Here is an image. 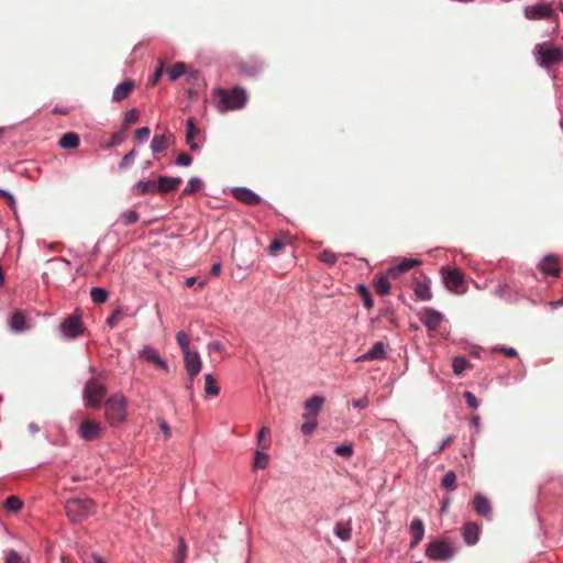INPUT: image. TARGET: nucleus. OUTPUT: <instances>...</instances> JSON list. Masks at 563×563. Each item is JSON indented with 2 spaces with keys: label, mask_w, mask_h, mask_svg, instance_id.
<instances>
[{
  "label": "nucleus",
  "mask_w": 563,
  "mask_h": 563,
  "mask_svg": "<svg viewBox=\"0 0 563 563\" xmlns=\"http://www.w3.org/2000/svg\"><path fill=\"white\" fill-rule=\"evenodd\" d=\"M552 13V8L547 3L536 4L526 9V16L528 19H545L550 18Z\"/></svg>",
  "instance_id": "21"
},
{
  "label": "nucleus",
  "mask_w": 563,
  "mask_h": 563,
  "mask_svg": "<svg viewBox=\"0 0 563 563\" xmlns=\"http://www.w3.org/2000/svg\"><path fill=\"white\" fill-rule=\"evenodd\" d=\"M422 321L430 330H437L442 322V316L435 310L428 309L424 312Z\"/></svg>",
  "instance_id": "25"
},
{
  "label": "nucleus",
  "mask_w": 563,
  "mask_h": 563,
  "mask_svg": "<svg viewBox=\"0 0 563 563\" xmlns=\"http://www.w3.org/2000/svg\"><path fill=\"white\" fill-rule=\"evenodd\" d=\"M495 351H498L499 353H503L508 357L517 356V351L514 347H500V349H495Z\"/></svg>",
  "instance_id": "60"
},
{
  "label": "nucleus",
  "mask_w": 563,
  "mask_h": 563,
  "mask_svg": "<svg viewBox=\"0 0 563 563\" xmlns=\"http://www.w3.org/2000/svg\"><path fill=\"white\" fill-rule=\"evenodd\" d=\"M463 538L467 544H475L479 538V527L474 522H467L463 527Z\"/></svg>",
  "instance_id": "23"
},
{
  "label": "nucleus",
  "mask_w": 563,
  "mask_h": 563,
  "mask_svg": "<svg viewBox=\"0 0 563 563\" xmlns=\"http://www.w3.org/2000/svg\"><path fill=\"white\" fill-rule=\"evenodd\" d=\"M325 399L322 396L314 395L306 400L302 413L303 419H317L318 415L322 410Z\"/></svg>",
  "instance_id": "9"
},
{
  "label": "nucleus",
  "mask_w": 563,
  "mask_h": 563,
  "mask_svg": "<svg viewBox=\"0 0 563 563\" xmlns=\"http://www.w3.org/2000/svg\"><path fill=\"white\" fill-rule=\"evenodd\" d=\"M470 366V362L463 356H455L452 362L453 372L456 375H462L463 372Z\"/></svg>",
  "instance_id": "35"
},
{
  "label": "nucleus",
  "mask_w": 563,
  "mask_h": 563,
  "mask_svg": "<svg viewBox=\"0 0 563 563\" xmlns=\"http://www.w3.org/2000/svg\"><path fill=\"white\" fill-rule=\"evenodd\" d=\"M463 397L466 401V404L473 408V409H476L478 407V401H477V398L475 397V395L471 391H465L463 394Z\"/></svg>",
  "instance_id": "54"
},
{
  "label": "nucleus",
  "mask_w": 563,
  "mask_h": 563,
  "mask_svg": "<svg viewBox=\"0 0 563 563\" xmlns=\"http://www.w3.org/2000/svg\"><path fill=\"white\" fill-rule=\"evenodd\" d=\"M5 563H26L22 556L13 551V550H10L7 555H5Z\"/></svg>",
  "instance_id": "50"
},
{
  "label": "nucleus",
  "mask_w": 563,
  "mask_h": 563,
  "mask_svg": "<svg viewBox=\"0 0 563 563\" xmlns=\"http://www.w3.org/2000/svg\"><path fill=\"white\" fill-rule=\"evenodd\" d=\"M150 132L147 126L140 128L134 132V140L143 142L148 139Z\"/></svg>",
  "instance_id": "51"
},
{
  "label": "nucleus",
  "mask_w": 563,
  "mask_h": 563,
  "mask_svg": "<svg viewBox=\"0 0 563 563\" xmlns=\"http://www.w3.org/2000/svg\"><path fill=\"white\" fill-rule=\"evenodd\" d=\"M334 452L340 456L350 457L353 454V448L352 445H339L334 449Z\"/></svg>",
  "instance_id": "52"
},
{
  "label": "nucleus",
  "mask_w": 563,
  "mask_h": 563,
  "mask_svg": "<svg viewBox=\"0 0 563 563\" xmlns=\"http://www.w3.org/2000/svg\"><path fill=\"white\" fill-rule=\"evenodd\" d=\"M201 188H202V180L197 177H192L188 180L186 188L183 190V195L184 196L192 195V194L199 191Z\"/></svg>",
  "instance_id": "36"
},
{
  "label": "nucleus",
  "mask_w": 563,
  "mask_h": 563,
  "mask_svg": "<svg viewBox=\"0 0 563 563\" xmlns=\"http://www.w3.org/2000/svg\"><path fill=\"white\" fill-rule=\"evenodd\" d=\"M106 394L107 387L98 378H90L84 388V401L87 407L99 408Z\"/></svg>",
  "instance_id": "5"
},
{
  "label": "nucleus",
  "mask_w": 563,
  "mask_h": 563,
  "mask_svg": "<svg viewBox=\"0 0 563 563\" xmlns=\"http://www.w3.org/2000/svg\"><path fill=\"white\" fill-rule=\"evenodd\" d=\"M269 433H271V431H269V429L267 427H263L260 430V432H258V435H257V438H258V445L263 450H265V449H267L269 446V441L266 440V438L269 437Z\"/></svg>",
  "instance_id": "45"
},
{
  "label": "nucleus",
  "mask_w": 563,
  "mask_h": 563,
  "mask_svg": "<svg viewBox=\"0 0 563 563\" xmlns=\"http://www.w3.org/2000/svg\"><path fill=\"white\" fill-rule=\"evenodd\" d=\"M353 406L358 409H364L368 406V399L366 397L354 400Z\"/></svg>",
  "instance_id": "62"
},
{
  "label": "nucleus",
  "mask_w": 563,
  "mask_h": 563,
  "mask_svg": "<svg viewBox=\"0 0 563 563\" xmlns=\"http://www.w3.org/2000/svg\"><path fill=\"white\" fill-rule=\"evenodd\" d=\"M286 246V242L280 240V239H276L274 241H272V243L269 244L268 246V254L272 255V256H277L279 254V252Z\"/></svg>",
  "instance_id": "43"
},
{
  "label": "nucleus",
  "mask_w": 563,
  "mask_h": 563,
  "mask_svg": "<svg viewBox=\"0 0 563 563\" xmlns=\"http://www.w3.org/2000/svg\"><path fill=\"white\" fill-rule=\"evenodd\" d=\"M240 75L245 77H253L260 74L263 64L257 59L242 60L236 65Z\"/></svg>",
  "instance_id": "15"
},
{
  "label": "nucleus",
  "mask_w": 563,
  "mask_h": 563,
  "mask_svg": "<svg viewBox=\"0 0 563 563\" xmlns=\"http://www.w3.org/2000/svg\"><path fill=\"white\" fill-rule=\"evenodd\" d=\"M106 418L110 424L117 426L126 419V400L122 394L111 395L104 404Z\"/></svg>",
  "instance_id": "2"
},
{
  "label": "nucleus",
  "mask_w": 563,
  "mask_h": 563,
  "mask_svg": "<svg viewBox=\"0 0 563 563\" xmlns=\"http://www.w3.org/2000/svg\"><path fill=\"white\" fill-rule=\"evenodd\" d=\"M134 81L131 79L124 80L123 82L119 84L112 93V101L113 102H120L129 97V95L134 89Z\"/></svg>",
  "instance_id": "20"
},
{
  "label": "nucleus",
  "mask_w": 563,
  "mask_h": 563,
  "mask_svg": "<svg viewBox=\"0 0 563 563\" xmlns=\"http://www.w3.org/2000/svg\"><path fill=\"white\" fill-rule=\"evenodd\" d=\"M385 357V345L383 342H376L373 347L366 353L356 358V362H366L374 360H382Z\"/></svg>",
  "instance_id": "22"
},
{
  "label": "nucleus",
  "mask_w": 563,
  "mask_h": 563,
  "mask_svg": "<svg viewBox=\"0 0 563 563\" xmlns=\"http://www.w3.org/2000/svg\"><path fill=\"white\" fill-rule=\"evenodd\" d=\"M441 487L446 490H454L456 488V475L453 471H448L442 479Z\"/></svg>",
  "instance_id": "33"
},
{
  "label": "nucleus",
  "mask_w": 563,
  "mask_h": 563,
  "mask_svg": "<svg viewBox=\"0 0 563 563\" xmlns=\"http://www.w3.org/2000/svg\"><path fill=\"white\" fill-rule=\"evenodd\" d=\"M205 391L211 397H216L220 394V387L211 374L205 375Z\"/></svg>",
  "instance_id": "29"
},
{
  "label": "nucleus",
  "mask_w": 563,
  "mask_h": 563,
  "mask_svg": "<svg viewBox=\"0 0 563 563\" xmlns=\"http://www.w3.org/2000/svg\"><path fill=\"white\" fill-rule=\"evenodd\" d=\"M421 261L415 258H404L400 263L395 266L389 267V279L397 278L400 274L419 266Z\"/></svg>",
  "instance_id": "18"
},
{
  "label": "nucleus",
  "mask_w": 563,
  "mask_h": 563,
  "mask_svg": "<svg viewBox=\"0 0 563 563\" xmlns=\"http://www.w3.org/2000/svg\"><path fill=\"white\" fill-rule=\"evenodd\" d=\"M59 144L64 148H76L79 145V136L74 132H68L63 135Z\"/></svg>",
  "instance_id": "32"
},
{
  "label": "nucleus",
  "mask_w": 563,
  "mask_h": 563,
  "mask_svg": "<svg viewBox=\"0 0 563 563\" xmlns=\"http://www.w3.org/2000/svg\"><path fill=\"white\" fill-rule=\"evenodd\" d=\"M22 507V500L15 495L9 496L4 501V508L11 512H18Z\"/></svg>",
  "instance_id": "34"
},
{
  "label": "nucleus",
  "mask_w": 563,
  "mask_h": 563,
  "mask_svg": "<svg viewBox=\"0 0 563 563\" xmlns=\"http://www.w3.org/2000/svg\"><path fill=\"white\" fill-rule=\"evenodd\" d=\"M334 533L342 541H350L352 539V523H351V520L336 522L335 528H334Z\"/></svg>",
  "instance_id": "28"
},
{
  "label": "nucleus",
  "mask_w": 563,
  "mask_h": 563,
  "mask_svg": "<svg viewBox=\"0 0 563 563\" xmlns=\"http://www.w3.org/2000/svg\"><path fill=\"white\" fill-rule=\"evenodd\" d=\"M473 509L478 516H482L486 519H492L493 516V507L487 497H485L481 493H476L474 495L473 501H472Z\"/></svg>",
  "instance_id": "11"
},
{
  "label": "nucleus",
  "mask_w": 563,
  "mask_h": 563,
  "mask_svg": "<svg viewBox=\"0 0 563 563\" xmlns=\"http://www.w3.org/2000/svg\"><path fill=\"white\" fill-rule=\"evenodd\" d=\"M442 277L446 288L451 291L461 294L464 291V276L459 269H442Z\"/></svg>",
  "instance_id": "7"
},
{
  "label": "nucleus",
  "mask_w": 563,
  "mask_h": 563,
  "mask_svg": "<svg viewBox=\"0 0 563 563\" xmlns=\"http://www.w3.org/2000/svg\"><path fill=\"white\" fill-rule=\"evenodd\" d=\"M157 423H158L159 429L163 431L165 439H169L172 433H170V429H169L166 420L157 419Z\"/></svg>",
  "instance_id": "57"
},
{
  "label": "nucleus",
  "mask_w": 563,
  "mask_h": 563,
  "mask_svg": "<svg viewBox=\"0 0 563 563\" xmlns=\"http://www.w3.org/2000/svg\"><path fill=\"white\" fill-rule=\"evenodd\" d=\"M136 195H147L157 191L156 183L153 180L139 181L134 187Z\"/></svg>",
  "instance_id": "31"
},
{
  "label": "nucleus",
  "mask_w": 563,
  "mask_h": 563,
  "mask_svg": "<svg viewBox=\"0 0 563 563\" xmlns=\"http://www.w3.org/2000/svg\"><path fill=\"white\" fill-rule=\"evenodd\" d=\"M102 432L101 423L92 420H84L78 428V434L85 441L97 440L102 435Z\"/></svg>",
  "instance_id": "8"
},
{
  "label": "nucleus",
  "mask_w": 563,
  "mask_h": 563,
  "mask_svg": "<svg viewBox=\"0 0 563 563\" xmlns=\"http://www.w3.org/2000/svg\"><path fill=\"white\" fill-rule=\"evenodd\" d=\"M197 376L187 375L186 382H185V388L190 391V395L192 396V389H194V383L195 378Z\"/></svg>",
  "instance_id": "61"
},
{
  "label": "nucleus",
  "mask_w": 563,
  "mask_h": 563,
  "mask_svg": "<svg viewBox=\"0 0 563 563\" xmlns=\"http://www.w3.org/2000/svg\"><path fill=\"white\" fill-rule=\"evenodd\" d=\"M268 455L262 451H256L254 460L255 470H265L268 464Z\"/></svg>",
  "instance_id": "40"
},
{
  "label": "nucleus",
  "mask_w": 563,
  "mask_h": 563,
  "mask_svg": "<svg viewBox=\"0 0 563 563\" xmlns=\"http://www.w3.org/2000/svg\"><path fill=\"white\" fill-rule=\"evenodd\" d=\"M413 290H415L416 296L420 300L427 301L432 298V292L430 289L429 280L422 274H420V277L416 279Z\"/></svg>",
  "instance_id": "16"
},
{
  "label": "nucleus",
  "mask_w": 563,
  "mask_h": 563,
  "mask_svg": "<svg viewBox=\"0 0 563 563\" xmlns=\"http://www.w3.org/2000/svg\"><path fill=\"white\" fill-rule=\"evenodd\" d=\"M306 421L301 424V432L306 435H310L318 427L317 419H305Z\"/></svg>",
  "instance_id": "46"
},
{
  "label": "nucleus",
  "mask_w": 563,
  "mask_h": 563,
  "mask_svg": "<svg viewBox=\"0 0 563 563\" xmlns=\"http://www.w3.org/2000/svg\"><path fill=\"white\" fill-rule=\"evenodd\" d=\"M184 364L187 375L191 376H198L202 367V362L198 352L185 353Z\"/></svg>",
  "instance_id": "13"
},
{
  "label": "nucleus",
  "mask_w": 563,
  "mask_h": 563,
  "mask_svg": "<svg viewBox=\"0 0 563 563\" xmlns=\"http://www.w3.org/2000/svg\"><path fill=\"white\" fill-rule=\"evenodd\" d=\"M199 133L195 121L192 118L187 120V129H186V143L190 147L191 151H197L199 148L198 144L194 141L196 135Z\"/></svg>",
  "instance_id": "27"
},
{
  "label": "nucleus",
  "mask_w": 563,
  "mask_h": 563,
  "mask_svg": "<svg viewBox=\"0 0 563 563\" xmlns=\"http://www.w3.org/2000/svg\"><path fill=\"white\" fill-rule=\"evenodd\" d=\"M410 533L412 536L411 547H416L423 538L424 527L419 518H415L410 523Z\"/></svg>",
  "instance_id": "26"
},
{
  "label": "nucleus",
  "mask_w": 563,
  "mask_h": 563,
  "mask_svg": "<svg viewBox=\"0 0 563 563\" xmlns=\"http://www.w3.org/2000/svg\"><path fill=\"white\" fill-rule=\"evenodd\" d=\"M181 184V178L179 177H167L161 176L156 183L157 191L161 194H167L174 191Z\"/></svg>",
  "instance_id": "19"
},
{
  "label": "nucleus",
  "mask_w": 563,
  "mask_h": 563,
  "mask_svg": "<svg viewBox=\"0 0 563 563\" xmlns=\"http://www.w3.org/2000/svg\"><path fill=\"white\" fill-rule=\"evenodd\" d=\"M90 296H91V299L93 300V302L102 303L108 298V291L100 287H93L90 290Z\"/></svg>",
  "instance_id": "37"
},
{
  "label": "nucleus",
  "mask_w": 563,
  "mask_h": 563,
  "mask_svg": "<svg viewBox=\"0 0 563 563\" xmlns=\"http://www.w3.org/2000/svg\"><path fill=\"white\" fill-rule=\"evenodd\" d=\"M8 324L13 332L26 331L30 325L26 321V316L22 311H14L8 319Z\"/></svg>",
  "instance_id": "17"
},
{
  "label": "nucleus",
  "mask_w": 563,
  "mask_h": 563,
  "mask_svg": "<svg viewBox=\"0 0 563 563\" xmlns=\"http://www.w3.org/2000/svg\"><path fill=\"white\" fill-rule=\"evenodd\" d=\"M135 156H136V151L131 150L129 153H126L123 156L122 161L119 164V167L123 169V168L131 166L134 162Z\"/></svg>",
  "instance_id": "47"
},
{
  "label": "nucleus",
  "mask_w": 563,
  "mask_h": 563,
  "mask_svg": "<svg viewBox=\"0 0 563 563\" xmlns=\"http://www.w3.org/2000/svg\"><path fill=\"white\" fill-rule=\"evenodd\" d=\"M178 345L181 349L183 354L191 352L189 349V338L184 331H179L176 335Z\"/></svg>",
  "instance_id": "42"
},
{
  "label": "nucleus",
  "mask_w": 563,
  "mask_h": 563,
  "mask_svg": "<svg viewBox=\"0 0 563 563\" xmlns=\"http://www.w3.org/2000/svg\"><path fill=\"white\" fill-rule=\"evenodd\" d=\"M360 297L363 300L364 306L369 309L373 306L372 297L368 289L364 285H358L356 288Z\"/></svg>",
  "instance_id": "41"
},
{
  "label": "nucleus",
  "mask_w": 563,
  "mask_h": 563,
  "mask_svg": "<svg viewBox=\"0 0 563 563\" xmlns=\"http://www.w3.org/2000/svg\"><path fill=\"white\" fill-rule=\"evenodd\" d=\"M192 162V157L187 153H180L176 159V164L183 166H189Z\"/></svg>",
  "instance_id": "56"
},
{
  "label": "nucleus",
  "mask_w": 563,
  "mask_h": 563,
  "mask_svg": "<svg viewBox=\"0 0 563 563\" xmlns=\"http://www.w3.org/2000/svg\"><path fill=\"white\" fill-rule=\"evenodd\" d=\"M537 62L542 67H550L563 60V51L559 46L541 43L534 47Z\"/></svg>",
  "instance_id": "4"
},
{
  "label": "nucleus",
  "mask_w": 563,
  "mask_h": 563,
  "mask_svg": "<svg viewBox=\"0 0 563 563\" xmlns=\"http://www.w3.org/2000/svg\"><path fill=\"white\" fill-rule=\"evenodd\" d=\"M0 197H3L8 200L9 203H13L14 199L11 194L7 192L5 190L0 189Z\"/></svg>",
  "instance_id": "64"
},
{
  "label": "nucleus",
  "mask_w": 563,
  "mask_h": 563,
  "mask_svg": "<svg viewBox=\"0 0 563 563\" xmlns=\"http://www.w3.org/2000/svg\"><path fill=\"white\" fill-rule=\"evenodd\" d=\"M60 331L68 339L78 336L82 332L80 318L77 316H69L60 324Z\"/></svg>",
  "instance_id": "10"
},
{
  "label": "nucleus",
  "mask_w": 563,
  "mask_h": 563,
  "mask_svg": "<svg viewBox=\"0 0 563 563\" xmlns=\"http://www.w3.org/2000/svg\"><path fill=\"white\" fill-rule=\"evenodd\" d=\"M122 319V312L120 310H115L108 319L107 323L113 328L117 323Z\"/></svg>",
  "instance_id": "55"
},
{
  "label": "nucleus",
  "mask_w": 563,
  "mask_h": 563,
  "mask_svg": "<svg viewBox=\"0 0 563 563\" xmlns=\"http://www.w3.org/2000/svg\"><path fill=\"white\" fill-rule=\"evenodd\" d=\"M539 269L544 275L558 277L560 275L559 258L555 255H547L539 264Z\"/></svg>",
  "instance_id": "14"
},
{
  "label": "nucleus",
  "mask_w": 563,
  "mask_h": 563,
  "mask_svg": "<svg viewBox=\"0 0 563 563\" xmlns=\"http://www.w3.org/2000/svg\"><path fill=\"white\" fill-rule=\"evenodd\" d=\"M208 349H209V351L222 352L223 351V345L220 342H211L208 345Z\"/></svg>",
  "instance_id": "63"
},
{
  "label": "nucleus",
  "mask_w": 563,
  "mask_h": 563,
  "mask_svg": "<svg viewBox=\"0 0 563 563\" xmlns=\"http://www.w3.org/2000/svg\"><path fill=\"white\" fill-rule=\"evenodd\" d=\"M140 118V112L136 109H131L125 113L123 125L124 128H129L132 124H135Z\"/></svg>",
  "instance_id": "44"
},
{
  "label": "nucleus",
  "mask_w": 563,
  "mask_h": 563,
  "mask_svg": "<svg viewBox=\"0 0 563 563\" xmlns=\"http://www.w3.org/2000/svg\"><path fill=\"white\" fill-rule=\"evenodd\" d=\"M95 503L90 498H71L66 501L65 510L68 518L79 522L93 512Z\"/></svg>",
  "instance_id": "3"
},
{
  "label": "nucleus",
  "mask_w": 563,
  "mask_h": 563,
  "mask_svg": "<svg viewBox=\"0 0 563 563\" xmlns=\"http://www.w3.org/2000/svg\"><path fill=\"white\" fill-rule=\"evenodd\" d=\"M219 101L218 110L220 112H227L229 110L241 109L247 101V96L244 89L234 87L232 90H218Z\"/></svg>",
  "instance_id": "1"
},
{
  "label": "nucleus",
  "mask_w": 563,
  "mask_h": 563,
  "mask_svg": "<svg viewBox=\"0 0 563 563\" xmlns=\"http://www.w3.org/2000/svg\"><path fill=\"white\" fill-rule=\"evenodd\" d=\"M319 261L322 263L333 266L338 261V255L330 250H324L318 255Z\"/></svg>",
  "instance_id": "39"
},
{
  "label": "nucleus",
  "mask_w": 563,
  "mask_h": 563,
  "mask_svg": "<svg viewBox=\"0 0 563 563\" xmlns=\"http://www.w3.org/2000/svg\"><path fill=\"white\" fill-rule=\"evenodd\" d=\"M233 197L246 206H257L262 199L249 188L238 187L232 190Z\"/></svg>",
  "instance_id": "12"
},
{
  "label": "nucleus",
  "mask_w": 563,
  "mask_h": 563,
  "mask_svg": "<svg viewBox=\"0 0 563 563\" xmlns=\"http://www.w3.org/2000/svg\"><path fill=\"white\" fill-rule=\"evenodd\" d=\"M163 74V64L157 68V70L154 73L153 77L150 79L151 86H155Z\"/></svg>",
  "instance_id": "59"
},
{
  "label": "nucleus",
  "mask_w": 563,
  "mask_h": 563,
  "mask_svg": "<svg viewBox=\"0 0 563 563\" xmlns=\"http://www.w3.org/2000/svg\"><path fill=\"white\" fill-rule=\"evenodd\" d=\"M187 547L183 539L179 540L175 563H184L186 558Z\"/></svg>",
  "instance_id": "48"
},
{
  "label": "nucleus",
  "mask_w": 563,
  "mask_h": 563,
  "mask_svg": "<svg viewBox=\"0 0 563 563\" xmlns=\"http://www.w3.org/2000/svg\"><path fill=\"white\" fill-rule=\"evenodd\" d=\"M141 356L151 362V363H154L156 364L158 367L165 369V371H168V365L167 363L162 360L157 353L156 350L152 349V347H144L143 351L141 352Z\"/></svg>",
  "instance_id": "24"
},
{
  "label": "nucleus",
  "mask_w": 563,
  "mask_h": 563,
  "mask_svg": "<svg viewBox=\"0 0 563 563\" xmlns=\"http://www.w3.org/2000/svg\"><path fill=\"white\" fill-rule=\"evenodd\" d=\"M426 554L431 560L446 561L453 556L454 551L449 542L434 540L428 544Z\"/></svg>",
  "instance_id": "6"
},
{
  "label": "nucleus",
  "mask_w": 563,
  "mask_h": 563,
  "mask_svg": "<svg viewBox=\"0 0 563 563\" xmlns=\"http://www.w3.org/2000/svg\"><path fill=\"white\" fill-rule=\"evenodd\" d=\"M122 141H123V136L120 132L113 133L111 136V140L108 144V147L119 145L120 143H122Z\"/></svg>",
  "instance_id": "58"
},
{
  "label": "nucleus",
  "mask_w": 563,
  "mask_h": 563,
  "mask_svg": "<svg viewBox=\"0 0 563 563\" xmlns=\"http://www.w3.org/2000/svg\"><path fill=\"white\" fill-rule=\"evenodd\" d=\"M168 147V139L165 134H155L151 142V150L153 153H159Z\"/></svg>",
  "instance_id": "30"
},
{
  "label": "nucleus",
  "mask_w": 563,
  "mask_h": 563,
  "mask_svg": "<svg viewBox=\"0 0 563 563\" xmlns=\"http://www.w3.org/2000/svg\"><path fill=\"white\" fill-rule=\"evenodd\" d=\"M376 291L384 296L387 294V277L382 275L376 284Z\"/></svg>",
  "instance_id": "53"
},
{
  "label": "nucleus",
  "mask_w": 563,
  "mask_h": 563,
  "mask_svg": "<svg viewBox=\"0 0 563 563\" xmlns=\"http://www.w3.org/2000/svg\"><path fill=\"white\" fill-rule=\"evenodd\" d=\"M186 66L184 63H176L172 67L167 68V73L169 75L170 80H176L181 75L185 74Z\"/></svg>",
  "instance_id": "38"
},
{
  "label": "nucleus",
  "mask_w": 563,
  "mask_h": 563,
  "mask_svg": "<svg viewBox=\"0 0 563 563\" xmlns=\"http://www.w3.org/2000/svg\"><path fill=\"white\" fill-rule=\"evenodd\" d=\"M122 220L125 225H130L139 220V214L134 210H128L122 214Z\"/></svg>",
  "instance_id": "49"
}]
</instances>
